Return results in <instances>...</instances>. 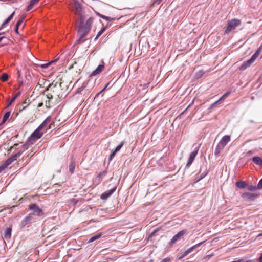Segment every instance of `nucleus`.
Instances as JSON below:
<instances>
[{
  "label": "nucleus",
  "instance_id": "obj_25",
  "mask_svg": "<svg viewBox=\"0 0 262 262\" xmlns=\"http://www.w3.org/2000/svg\"><path fill=\"white\" fill-rule=\"evenodd\" d=\"M262 51V45L258 48L256 52L252 56L255 59L257 58L261 52Z\"/></svg>",
  "mask_w": 262,
  "mask_h": 262
},
{
  "label": "nucleus",
  "instance_id": "obj_36",
  "mask_svg": "<svg viewBox=\"0 0 262 262\" xmlns=\"http://www.w3.org/2000/svg\"><path fill=\"white\" fill-rule=\"evenodd\" d=\"M25 17V16H24L23 18H21L20 20H19L17 21L16 25L17 26V27H19L24 22Z\"/></svg>",
  "mask_w": 262,
  "mask_h": 262
},
{
  "label": "nucleus",
  "instance_id": "obj_29",
  "mask_svg": "<svg viewBox=\"0 0 262 262\" xmlns=\"http://www.w3.org/2000/svg\"><path fill=\"white\" fill-rule=\"evenodd\" d=\"M9 76L7 73H3L1 76V79L3 81H6L8 79Z\"/></svg>",
  "mask_w": 262,
  "mask_h": 262
},
{
  "label": "nucleus",
  "instance_id": "obj_10",
  "mask_svg": "<svg viewBox=\"0 0 262 262\" xmlns=\"http://www.w3.org/2000/svg\"><path fill=\"white\" fill-rule=\"evenodd\" d=\"M256 60V59L252 56V57L248 60L247 61L244 62L242 65L240 67V69L241 70H244L249 67H250Z\"/></svg>",
  "mask_w": 262,
  "mask_h": 262
},
{
  "label": "nucleus",
  "instance_id": "obj_40",
  "mask_svg": "<svg viewBox=\"0 0 262 262\" xmlns=\"http://www.w3.org/2000/svg\"><path fill=\"white\" fill-rule=\"evenodd\" d=\"M257 186L258 189L262 188V179L259 181Z\"/></svg>",
  "mask_w": 262,
  "mask_h": 262
},
{
  "label": "nucleus",
  "instance_id": "obj_16",
  "mask_svg": "<svg viewBox=\"0 0 262 262\" xmlns=\"http://www.w3.org/2000/svg\"><path fill=\"white\" fill-rule=\"evenodd\" d=\"M252 161L256 164L258 165L261 166L262 165V159L258 156L254 157L252 158Z\"/></svg>",
  "mask_w": 262,
  "mask_h": 262
},
{
  "label": "nucleus",
  "instance_id": "obj_2",
  "mask_svg": "<svg viewBox=\"0 0 262 262\" xmlns=\"http://www.w3.org/2000/svg\"><path fill=\"white\" fill-rule=\"evenodd\" d=\"M43 93L46 94V97L48 100L55 99L57 101L62 97L61 83L52 82L48 85ZM46 106L48 108H50L49 100L48 101V102H46Z\"/></svg>",
  "mask_w": 262,
  "mask_h": 262
},
{
  "label": "nucleus",
  "instance_id": "obj_54",
  "mask_svg": "<svg viewBox=\"0 0 262 262\" xmlns=\"http://www.w3.org/2000/svg\"><path fill=\"white\" fill-rule=\"evenodd\" d=\"M18 145V144H14V145L13 147H12L11 148V149L12 148H16V146H17Z\"/></svg>",
  "mask_w": 262,
  "mask_h": 262
},
{
  "label": "nucleus",
  "instance_id": "obj_9",
  "mask_svg": "<svg viewBox=\"0 0 262 262\" xmlns=\"http://www.w3.org/2000/svg\"><path fill=\"white\" fill-rule=\"evenodd\" d=\"M242 197L245 200L253 201L257 197V194L254 193L245 192L242 194Z\"/></svg>",
  "mask_w": 262,
  "mask_h": 262
},
{
  "label": "nucleus",
  "instance_id": "obj_38",
  "mask_svg": "<svg viewBox=\"0 0 262 262\" xmlns=\"http://www.w3.org/2000/svg\"><path fill=\"white\" fill-rule=\"evenodd\" d=\"M222 149H220V148H218V145H217V147L215 150V151H214V154L215 155H218L220 151L222 150Z\"/></svg>",
  "mask_w": 262,
  "mask_h": 262
},
{
  "label": "nucleus",
  "instance_id": "obj_39",
  "mask_svg": "<svg viewBox=\"0 0 262 262\" xmlns=\"http://www.w3.org/2000/svg\"><path fill=\"white\" fill-rule=\"evenodd\" d=\"M116 152H115V151H113L110 155V158H109V160L111 161L112 158L115 156V154H116Z\"/></svg>",
  "mask_w": 262,
  "mask_h": 262
},
{
  "label": "nucleus",
  "instance_id": "obj_14",
  "mask_svg": "<svg viewBox=\"0 0 262 262\" xmlns=\"http://www.w3.org/2000/svg\"><path fill=\"white\" fill-rule=\"evenodd\" d=\"M22 153V151H19L16 154L9 158L7 160H6V161L10 165L12 163L16 161L17 159L21 155Z\"/></svg>",
  "mask_w": 262,
  "mask_h": 262
},
{
  "label": "nucleus",
  "instance_id": "obj_5",
  "mask_svg": "<svg viewBox=\"0 0 262 262\" xmlns=\"http://www.w3.org/2000/svg\"><path fill=\"white\" fill-rule=\"evenodd\" d=\"M29 208L32 211V212L28 214L30 215L31 216H40L42 214V210L35 204H30L29 206Z\"/></svg>",
  "mask_w": 262,
  "mask_h": 262
},
{
  "label": "nucleus",
  "instance_id": "obj_24",
  "mask_svg": "<svg viewBox=\"0 0 262 262\" xmlns=\"http://www.w3.org/2000/svg\"><path fill=\"white\" fill-rule=\"evenodd\" d=\"M229 94H230V92H227L225 93L217 101H216L215 102H214L213 104H212V106L215 105L216 104L218 103V102L220 100H221L226 98L227 97H228V96L229 95Z\"/></svg>",
  "mask_w": 262,
  "mask_h": 262
},
{
  "label": "nucleus",
  "instance_id": "obj_1",
  "mask_svg": "<svg viewBox=\"0 0 262 262\" xmlns=\"http://www.w3.org/2000/svg\"><path fill=\"white\" fill-rule=\"evenodd\" d=\"M73 11L79 17V25L78 28V34L79 36L77 40L78 43H83L84 37L89 33L91 29V24L93 21V18L90 17L85 22L84 16L82 14V6L75 0L74 1Z\"/></svg>",
  "mask_w": 262,
  "mask_h": 262
},
{
  "label": "nucleus",
  "instance_id": "obj_43",
  "mask_svg": "<svg viewBox=\"0 0 262 262\" xmlns=\"http://www.w3.org/2000/svg\"><path fill=\"white\" fill-rule=\"evenodd\" d=\"M14 12H13L7 18V19L8 20V21H10L13 18V16H14Z\"/></svg>",
  "mask_w": 262,
  "mask_h": 262
},
{
  "label": "nucleus",
  "instance_id": "obj_11",
  "mask_svg": "<svg viewBox=\"0 0 262 262\" xmlns=\"http://www.w3.org/2000/svg\"><path fill=\"white\" fill-rule=\"evenodd\" d=\"M256 60V59L252 56V57L248 60L247 61L244 62L242 65L240 67V69L241 70H244L249 67H250Z\"/></svg>",
  "mask_w": 262,
  "mask_h": 262
},
{
  "label": "nucleus",
  "instance_id": "obj_28",
  "mask_svg": "<svg viewBox=\"0 0 262 262\" xmlns=\"http://www.w3.org/2000/svg\"><path fill=\"white\" fill-rule=\"evenodd\" d=\"M105 28L103 27L101 29V30L98 32L96 37L95 38V40H96L101 35V34L105 31Z\"/></svg>",
  "mask_w": 262,
  "mask_h": 262
},
{
  "label": "nucleus",
  "instance_id": "obj_37",
  "mask_svg": "<svg viewBox=\"0 0 262 262\" xmlns=\"http://www.w3.org/2000/svg\"><path fill=\"white\" fill-rule=\"evenodd\" d=\"M34 153L33 152V151H31L27 155L26 158L30 159L34 155Z\"/></svg>",
  "mask_w": 262,
  "mask_h": 262
},
{
  "label": "nucleus",
  "instance_id": "obj_27",
  "mask_svg": "<svg viewBox=\"0 0 262 262\" xmlns=\"http://www.w3.org/2000/svg\"><path fill=\"white\" fill-rule=\"evenodd\" d=\"M58 60L56 59V60H53L51 62H49L47 63H45V64H41L40 65V67L42 69H45V68H47V67H48L49 66H50L52 63H54L55 62H56Z\"/></svg>",
  "mask_w": 262,
  "mask_h": 262
},
{
  "label": "nucleus",
  "instance_id": "obj_48",
  "mask_svg": "<svg viewBox=\"0 0 262 262\" xmlns=\"http://www.w3.org/2000/svg\"><path fill=\"white\" fill-rule=\"evenodd\" d=\"M169 260H170V259H169V258H166L164 259L162 261V262H169Z\"/></svg>",
  "mask_w": 262,
  "mask_h": 262
},
{
  "label": "nucleus",
  "instance_id": "obj_47",
  "mask_svg": "<svg viewBox=\"0 0 262 262\" xmlns=\"http://www.w3.org/2000/svg\"><path fill=\"white\" fill-rule=\"evenodd\" d=\"M243 262H255V261L253 260H246L243 259Z\"/></svg>",
  "mask_w": 262,
  "mask_h": 262
},
{
  "label": "nucleus",
  "instance_id": "obj_17",
  "mask_svg": "<svg viewBox=\"0 0 262 262\" xmlns=\"http://www.w3.org/2000/svg\"><path fill=\"white\" fill-rule=\"evenodd\" d=\"M51 117H48L39 126L40 128L43 129L46 125L49 124L51 121Z\"/></svg>",
  "mask_w": 262,
  "mask_h": 262
},
{
  "label": "nucleus",
  "instance_id": "obj_6",
  "mask_svg": "<svg viewBox=\"0 0 262 262\" xmlns=\"http://www.w3.org/2000/svg\"><path fill=\"white\" fill-rule=\"evenodd\" d=\"M34 221L35 219L33 216H31L30 215H28L21 221L19 226L21 229H24L26 227H29L31 223Z\"/></svg>",
  "mask_w": 262,
  "mask_h": 262
},
{
  "label": "nucleus",
  "instance_id": "obj_31",
  "mask_svg": "<svg viewBox=\"0 0 262 262\" xmlns=\"http://www.w3.org/2000/svg\"><path fill=\"white\" fill-rule=\"evenodd\" d=\"M205 242V241H203V242H201L193 246H192L191 247H190V248L191 249L192 252L196 248H198L199 247H200L202 244H203V243H204Z\"/></svg>",
  "mask_w": 262,
  "mask_h": 262
},
{
  "label": "nucleus",
  "instance_id": "obj_3",
  "mask_svg": "<svg viewBox=\"0 0 262 262\" xmlns=\"http://www.w3.org/2000/svg\"><path fill=\"white\" fill-rule=\"evenodd\" d=\"M41 129H42L40 128L38 126V127L31 135L26 144L23 145L26 149H27V147H26L28 144H33V142H35L37 140L41 137L43 135V134L40 132Z\"/></svg>",
  "mask_w": 262,
  "mask_h": 262
},
{
  "label": "nucleus",
  "instance_id": "obj_13",
  "mask_svg": "<svg viewBox=\"0 0 262 262\" xmlns=\"http://www.w3.org/2000/svg\"><path fill=\"white\" fill-rule=\"evenodd\" d=\"M116 187L115 186L114 188H112L111 190H107L104 193H103L101 196L100 198L102 200H105L107 199L109 196H110L113 192L116 190Z\"/></svg>",
  "mask_w": 262,
  "mask_h": 262
},
{
  "label": "nucleus",
  "instance_id": "obj_8",
  "mask_svg": "<svg viewBox=\"0 0 262 262\" xmlns=\"http://www.w3.org/2000/svg\"><path fill=\"white\" fill-rule=\"evenodd\" d=\"M230 137L228 135H225L222 137L220 141L219 142L218 145V148L220 149H223L224 147L227 144V143L230 141Z\"/></svg>",
  "mask_w": 262,
  "mask_h": 262
},
{
  "label": "nucleus",
  "instance_id": "obj_55",
  "mask_svg": "<svg viewBox=\"0 0 262 262\" xmlns=\"http://www.w3.org/2000/svg\"><path fill=\"white\" fill-rule=\"evenodd\" d=\"M12 103H11L10 102H9V103L7 104V105L6 106V108L9 107L11 105Z\"/></svg>",
  "mask_w": 262,
  "mask_h": 262
},
{
  "label": "nucleus",
  "instance_id": "obj_34",
  "mask_svg": "<svg viewBox=\"0 0 262 262\" xmlns=\"http://www.w3.org/2000/svg\"><path fill=\"white\" fill-rule=\"evenodd\" d=\"M181 255L179 256V259H182L187 256L188 254L187 251L186 250L184 252L180 253Z\"/></svg>",
  "mask_w": 262,
  "mask_h": 262
},
{
  "label": "nucleus",
  "instance_id": "obj_49",
  "mask_svg": "<svg viewBox=\"0 0 262 262\" xmlns=\"http://www.w3.org/2000/svg\"><path fill=\"white\" fill-rule=\"evenodd\" d=\"M16 99V97L14 96L10 102L12 103Z\"/></svg>",
  "mask_w": 262,
  "mask_h": 262
},
{
  "label": "nucleus",
  "instance_id": "obj_33",
  "mask_svg": "<svg viewBox=\"0 0 262 262\" xmlns=\"http://www.w3.org/2000/svg\"><path fill=\"white\" fill-rule=\"evenodd\" d=\"M181 255L179 256V259H182L187 256L188 254L187 251L186 250L184 252L180 253Z\"/></svg>",
  "mask_w": 262,
  "mask_h": 262
},
{
  "label": "nucleus",
  "instance_id": "obj_22",
  "mask_svg": "<svg viewBox=\"0 0 262 262\" xmlns=\"http://www.w3.org/2000/svg\"><path fill=\"white\" fill-rule=\"evenodd\" d=\"M75 167V164L73 160H72L69 165V171L71 173H73L74 171Z\"/></svg>",
  "mask_w": 262,
  "mask_h": 262
},
{
  "label": "nucleus",
  "instance_id": "obj_32",
  "mask_svg": "<svg viewBox=\"0 0 262 262\" xmlns=\"http://www.w3.org/2000/svg\"><path fill=\"white\" fill-rule=\"evenodd\" d=\"M247 189L250 191H254L258 188L257 186L249 185L247 186Z\"/></svg>",
  "mask_w": 262,
  "mask_h": 262
},
{
  "label": "nucleus",
  "instance_id": "obj_26",
  "mask_svg": "<svg viewBox=\"0 0 262 262\" xmlns=\"http://www.w3.org/2000/svg\"><path fill=\"white\" fill-rule=\"evenodd\" d=\"M9 165L5 161L0 165V173L5 169Z\"/></svg>",
  "mask_w": 262,
  "mask_h": 262
},
{
  "label": "nucleus",
  "instance_id": "obj_51",
  "mask_svg": "<svg viewBox=\"0 0 262 262\" xmlns=\"http://www.w3.org/2000/svg\"><path fill=\"white\" fill-rule=\"evenodd\" d=\"M20 94H21L20 92H19L14 96L16 97V98H17V97H18L19 96H20Z\"/></svg>",
  "mask_w": 262,
  "mask_h": 262
},
{
  "label": "nucleus",
  "instance_id": "obj_45",
  "mask_svg": "<svg viewBox=\"0 0 262 262\" xmlns=\"http://www.w3.org/2000/svg\"><path fill=\"white\" fill-rule=\"evenodd\" d=\"M104 19H105L106 20L112 21L114 20L115 19L113 18H110L108 17L105 16V18H104Z\"/></svg>",
  "mask_w": 262,
  "mask_h": 262
},
{
  "label": "nucleus",
  "instance_id": "obj_35",
  "mask_svg": "<svg viewBox=\"0 0 262 262\" xmlns=\"http://www.w3.org/2000/svg\"><path fill=\"white\" fill-rule=\"evenodd\" d=\"M181 255L179 256V259H182L187 256L188 254L187 251L186 250L184 252L180 253Z\"/></svg>",
  "mask_w": 262,
  "mask_h": 262
},
{
  "label": "nucleus",
  "instance_id": "obj_18",
  "mask_svg": "<svg viewBox=\"0 0 262 262\" xmlns=\"http://www.w3.org/2000/svg\"><path fill=\"white\" fill-rule=\"evenodd\" d=\"M235 185L236 187L241 189L245 188L247 186L246 183L243 181H239L236 182Z\"/></svg>",
  "mask_w": 262,
  "mask_h": 262
},
{
  "label": "nucleus",
  "instance_id": "obj_19",
  "mask_svg": "<svg viewBox=\"0 0 262 262\" xmlns=\"http://www.w3.org/2000/svg\"><path fill=\"white\" fill-rule=\"evenodd\" d=\"M11 228H8L6 229V230L5 231V233L4 235V237L5 238L7 239L11 237Z\"/></svg>",
  "mask_w": 262,
  "mask_h": 262
},
{
  "label": "nucleus",
  "instance_id": "obj_59",
  "mask_svg": "<svg viewBox=\"0 0 262 262\" xmlns=\"http://www.w3.org/2000/svg\"><path fill=\"white\" fill-rule=\"evenodd\" d=\"M0 1H6V0H0Z\"/></svg>",
  "mask_w": 262,
  "mask_h": 262
},
{
  "label": "nucleus",
  "instance_id": "obj_57",
  "mask_svg": "<svg viewBox=\"0 0 262 262\" xmlns=\"http://www.w3.org/2000/svg\"><path fill=\"white\" fill-rule=\"evenodd\" d=\"M262 236V232L261 233H259L257 236V237H259Z\"/></svg>",
  "mask_w": 262,
  "mask_h": 262
},
{
  "label": "nucleus",
  "instance_id": "obj_20",
  "mask_svg": "<svg viewBox=\"0 0 262 262\" xmlns=\"http://www.w3.org/2000/svg\"><path fill=\"white\" fill-rule=\"evenodd\" d=\"M39 2V0H31L29 5L27 7V11H30L33 7L34 5L37 3Z\"/></svg>",
  "mask_w": 262,
  "mask_h": 262
},
{
  "label": "nucleus",
  "instance_id": "obj_46",
  "mask_svg": "<svg viewBox=\"0 0 262 262\" xmlns=\"http://www.w3.org/2000/svg\"><path fill=\"white\" fill-rule=\"evenodd\" d=\"M9 21H8V20H7V19L3 22V23L2 24V27L1 28H3V27L7 24H8Z\"/></svg>",
  "mask_w": 262,
  "mask_h": 262
},
{
  "label": "nucleus",
  "instance_id": "obj_52",
  "mask_svg": "<svg viewBox=\"0 0 262 262\" xmlns=\"http://www.w3.org/2000/svg\"><path fill=\"white\" fill-rule=\"evenodd\" d=\"M18 27H17V26L16 25V27H15V31L17 34H18Z\"/></svg>",
  "mask_w": 262,
  "mask_h": 262
},
{
  "label": "nucleus",
  "instance_id": "obj_44",
  "mask_svg": "<svg viewBox=\"0 0 262 262\" xmlns=\"http://www.w3.org/2000/svg\"><path fill=\"white\" fill-rule=\"evenodd\" d=\"M14 12H13L7 18V19L8 20V21H10L13 18V16H14Z\"/></svg>",
  "mask_w": 262,
  "mask_h": 262
},
{
  "label": "nucleus",
  "instance_id": "obj_30",
  "mask_svg": "<svg viewBox=\"0 0 262 262\" xmlns=\"http://www.w3.org/2000/svg\"><path fill=\"white\" fill-rule=\"evenodd\" d=\"M124 144V142L122 141L121 142L116 148L115 149H114V151H115V152H117L118 151H119L120 149L122 148V147L123 146Z\"/></svg>",
  "mask_w": 262,
  "mask_h": 262
},
{
  "label": "nucleus",
  "instance_id": "obj_4",
  "mask_svg": "<svg viewBox=\"0 0 262 262\" xmlns=\"http://www.w3.org/2000/svg\"><path fill=\"white\" fill-rule=\"evenodd\" d=\"M241 24V21L239 19L234 18L228 20L225 33L228 34L231 31L234 30L237 26H239Z\"/></svg>",
  "mask_w": 262,
  "mask_h": 262
},
{
  "label": "nucleus",
  "instance_id": "obj_53",
  "mask_svg": "<svg viewBox=\"0 0 262 262\" xmlns=\"http://www.w3.org/2000/svg\"><path fill=\"white\" fill-rule=\"evenodd\" d=\"M187 251V252L188 253V254H189L190 253L192 252V251L191 250V249L189 248H188L187 250H186Z\"/></svg>",
  "mask_w": 262,
  "mask_h": 262
},
{
  "label": "nucleus",
  "instance_id": "obj_15",
  "mask_svg": "<svg viewBox=\"0 0 262 262\" xmlns=\"http://www.w3.org/2000/svg\"><path fill=\"white\" fill-rule=\"evenodd\" d=\"M104 67L103 65H99L97 68L96 70H95L93 72H92V75L95 76L97 74H99L100 73H101L103 69H104Z\"/></svg>",
  "mask_w": 262,
  "mask_h": 262
},
{
  "label": "nucleus",
  "instance_id": "obj_23",
  "mask_svg": "<svg viewBox=\"0 0 262 262\" xmlns=\"http://www.w3.org/2000/svg\"><path fill=\"white\" fill-rule=\"evenodd\" d=\"M102 236L101 233H99L97 234L96 235L92 236L91 238L89 239V242L92 243L95 241V240L99 238Z\"/></svg>",
  "mask_w": 262,
  "mask_h": 262
},
{
  "label": "nucleus",
  "instance_id": "obj_50",
  "mask_svg": "<svg viewBox=\"0 0 262 262\" xmlns=\"http://www.w3.org/2000/svg\"><path fill=\"white\" fill-rule=\"evenodd\" d=\"M108 84H107V85H106V86L103 88V89L101 91H100V92L97 94V95H99V94H100L102 91H104V90L106 88V87L108 86Z\"/></svg>",
  "mask_w": 262,
  "mask_h": 262
},
{
  "label": "nucleus",
  "instance_id": "obj_58",
  "mask_svg": "<svg viewBox=\"0 0 262 262\" xmlns=\"http://www.w3.org/2000/svg\"><path fill=\"white\" fill-rule=\"evenodd\" d=\"M42 103H40V104H39L38 105V106H39V107H40V106H42Z\"/></svg>",
  "mask_w": 262,
  "mask_h": 262
},
{
  "label": "nucleus",
  "instance_id": "obj_21",
  "mask_svg": "<svg viewBox=\"0 0 262 262\" xmlns=\"http://www.w3.org/2000/svg\"><path fill=\"white\" fill-rule=\"evenodd\" d=\"M10 114H11V113L10 112H6L4 117H3V120H2V122L0 123V125H2V124H3L4 123H5V122L8 120V119L9 118L10 116Z\"/></svg>",
  "mask_w": 262,
  "mask_h": 262
},
{
  "label": "nucleus",
  "instance_id": "obj_7",
  "mask_svg": "<svg viewBox=\"0 0 262 262\" xmlns=\"http://www.w3.org/2000/svg\"><path fill=\"white\" fill-rule=\"evenodd\" d=\"M200 146V144L197 146H196L194 148V150L193 151L190 155V156L188 158L187 163L186 164V167H189L191 164L193 163L196 156L198 154L199 148Z\"/></svg>",
  "mask_w": 262,
  "mask_h": 262
},
{
  "label": "nucleus",
  "instance_id": "obj_12",
  "mask_svg": "<svg viewBox=\"0 0 262 262\" xmlns=\"http://www.w3.org/2000/svg\"><path fill=\"white\" fill-rule=\"evenodd\" d=\"M185 230H182L178 232L176 235H175L171 240L170 244L171 245L174 244L176 242H177L181 237H182L185 233Z\"/></svg>",
  "mask_w": 262,
  "mask_h": 262
},
{
  "label": "nucleus",
  "instance_id": "obj_42",
  "mask_svg": "<svg viewBox=\"0 0 262 262\" xmlns=\"http://www.w3.org/2000/svg\"><path fill=\"white\" fill-rule=\"evenodd\" d=\"M14 12H13L7 18V19L8 20V21H10L13 18V16H14Z\"/></svg>",
  "mask_w": 262,
  "mask_h": 262
},
{
  "label": "nucleus",
  "instance_id": "obj_41",
  "mask_svg": "<svg viewBox=\"0 0 262 262\" xmlns=\"http://www.w3.org/2000/svg\"><path fill=\"white\" fill-rule=\"evenodd\" d=\"M106 173V172L105 171H103L102 172H100L98 176L99 178H101L102 177L103 175L105 174Z\"/></svg>",
  "mask_w": 262,
  "mask_h": 262
},
{
  "label": "nucleus",
  "instance_id": "obj_56",
  "mask_svg": "<svg viewBox=\"0 0 262 262\" xmlns=\"http://www.w3.org/2000/svg\"><path fill=\"white\" fill-rule=\"evenodd\" d=\"M99 16H100L101 18H103V19H104V18H105V16H104V15H102V14H100V15H99Z\"/></svg>",
  "mask_w": 262,
  "mask_h": 262
}]
</instances>
